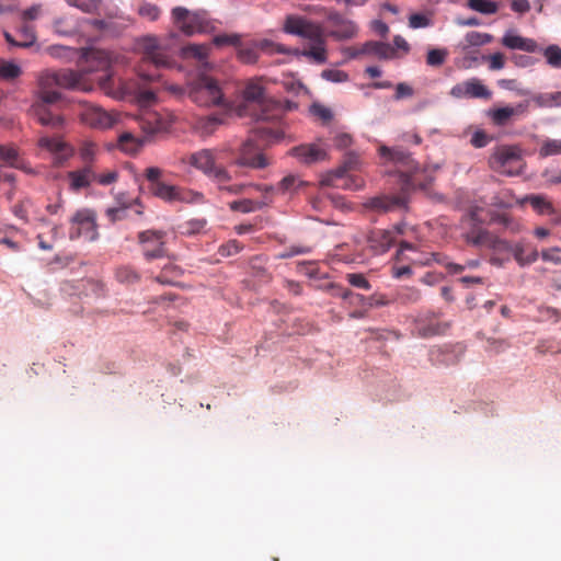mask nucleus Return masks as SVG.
Returning a JSON list of instances; mask_svg holds the SVG:
<instances>
[{
	"mask_svg": "<svg viewBox=\"0 0 561 561\" xmlns=\"http://www.w3.org/2000/svg\"><path fill=\"white\" fill-rule=\"evenodd\" d=\"M181 274V270L174 265H165L161 273L156 277V280L163 285H173V278Z\"/></svg>",
	"mask_w": 561,
	"mask_h": 561,
	"instance_id": "obj_46",
	"label": "nucleus"
},
{
	"mask_svg": "<svg viewBox=\"0 0 561 561\" xmlns=\"http://www.w3.org/2000/svg\"><path fill=\"white\" fill-rule=\"evenodd\" d=\"M81 121L92 128L107 129L113 127L117 121L118 115L112 112H107L102 107L93 104H88L83 107L81 114Z\"/></svg>",
	"mask_w": 561,
	"mask_h": 561,
	"instance_id": "obj_13",
	"label": "nucleus"
},
{
	"mask_svg": "<svg viewBox=\"0 0 561 561\" xmlns=\"http://www.w3.org/2000/svg\"><path fill=\"white\" fill-rule=\"evenodd\" d=\"M218 188L220 191H225L232 195H238L243 193V191L247 187H253L256 191L261 192L262 194H272L276 191V188L273 185H263V184H231L228 185V183L224 184H217Z\"/></svg>",
	"mask_w": 561,
	"mask_h": 561,
	"instance_id": "obj_28",
	"label": "nucleus"
},
{
	"mask_svg": "<svg viewBox=\"0 0 561 561\" xmlns=\"http://www.w3.org/2000/svg\"><path fill=\"white\" fill-rule=\"evenodd\" d=\"M534 101L541 107L561 106V91L540 93L534 98Z\"/></svg>",
	"mask_w": 561,
	"mask_h": 561,
	"instance_id": "obj_37",
	"label": "nucleus"
},
{
	"mask_svg": "<svg viewBox=\"0 0 561 561\" xmlns=\"http://www.w3.org/2000/svg\"><path fill=\"white\" fill-rule=\"evenodd\" d=\"M289 153L299 162L305 164H312L319 161H324L328 158L327 150L316 144H306L294 147L290 149Z\"/></svg>",
	"mask_w": 561,
	"mask_h": 561,
	"instance_id": "obj_18",
	"label": "nucleus"
},
{
	"mask_svg": "<svg viewBox=\"0 0 561 561\" xmlns=\"http://www.w3.org/2000/svg\"><path fill=\"white\" fill-rule=\"evenodd\" d=\"M237 113L239 116H251L257 122H267L280 118L284 108L279 102L266 96L259 79H251L244 85Z\"/></svg>",
	"mask_w": 561,
	"mask_h": 561,
	"instance_id": "obj_3",
	"label": "nucleus"
},
{
	"mask_svg": "<svg viewBox=\"0 0 561 561\" xmlns=\"http://www.w3.org/2000/svg\"><path fill=\"white\" fill-rule=\"evenodd\" d=\"M256 134L261 139L266 140L267 142L278 141L283 137V134L279 130L264 126L257 127Z\"/></svg>",
	"mask_w": 561,
	"mask_h": 561,
	"instance_id": "obj_57",
	"label": "nucleus"
},
{
	"mask_svg": "<svg viewBox=\"0 0 561 561\" xmlns=\"http://www.w3.org/2000/svg\"><path fill=\"white\" fill-rule=\"evenodd\" d=\"M222 124V119L217 115H209L203 117L198 122V126L204 134H211L215 129Z\"/></svg>",
	"mask_w": 561,
	"mask_h": 561,
	"instance_id": "obj_50",
	"label": "nucleus"
},
{
	"mask_svg": "<svg viewBox=\"0 0 561 561\" xmlns=\"http://www.w3.org/2000/svg\"><path fill=\"white\" fill-rule=\"evenodd\" d=\"M207 220L205 218H193L181 225L182 233L195 236L205 230Z\"/></svg>",
	"mask_w": 561,
	"mask_h": 561,
	"instance_id": "obj_40",
	"label": "nucleus"
},
{
	"mask_svg": "<svg viewBox=\"0 0 561 561\" xmlns=\"http://www.w3.org/2000/svg\"><path fill=\"white\" fill-rule=\"evenodd\" d=\"M380 157L387 161L398 164L397 172L400 176L403 195L400 196H376L370 198L366 206L378 211H391L405 208L408 198L405 193L414 190H426L433 182V175L425 169L419 167L411 158L410 153L399 148H389L381 146L379 148Z\"/></svg>",
	"mask_w": 561,
	"mask_h": 561,
	"instance_id": "obj_1",
	"label": "nucleus"
},
{
	"mask_svg": "<svg viewBox=\"0 0 561 561\" xmlns=\"http://www.w3.org/2000/svg\"><path fill=\"white\" fill-rule=\"evenodd\" d=\"M330 288L333 290L334 296L341 297L344 300H347V299H357L360 301L364 300V296L354 294L352 290L344 288L337 284H331Z\"/></svg>",
	"mask_w": 561,
	"mask_h": 561,
	"instance_id": "obj_62",
	"label": "nucleus"
},
{
	"mask_svg": "<svg viewBox=\"0 0 561 561\" xmlns=\"http://www.w3.org/2000/svg\"><path fill=\"white\" fill-rule=\"evenodd\" d=\"M489 165L497 173L518 175L524 165L522 149L516 145L497 146L490 156Z\"/></svg>",
	"mask_w": 561,
	"mask_h": 561,
	"instance_id": "obj_10",
	"label": "nucleus"
},
{
	"mask_svg": "<svg viewBox=\"0 0 561 561\" xmlns=\"http://www.w3.org/2000/svg\"><path fill=\"white\" fill-rule=\"evenodd\" d=\"M19 47L27 48L31 47L36 42V35L34 32L33 26L31 25H23L19 30Z\"/></svg>",
	"mask_w": 561,
	"mask_h": 561,
	"instance_id": "obj_47",
	"label": "nucleus"
},
{
	"mask_svg": "<svg viewBox=\"0 0 561 561\" xmlns=\"http://www.w3.org/2000/svg\"><path fill=\"white\" fill-rule=\"evenodd\" d=\"M67 179L69 181V188L72 192H79L83 188H88L95 181V168H90L89 165L69 171L67 173Z\"/></svg>",
	"mask_w": 561,
	"mask_h": 561,
	"instance_id": "obj_20",
	"label": "nucleus"
},
{
	"mask_svg": "<svg viewBox=\"0 0 561 561\" xmlns=\"http://www.w3.org/2000/svg\"><path fill=\"white\" fill-rule=\"evenodd\" d=\"M118 179V172L116 170H107L102 173H98L95 171V181L94 183H98L103 186L111 185L115 183Z\"/></svg>",
	"mask_w": 561,
	"mask_h": 561,
	"instance_id": "obj_61",
	"label": "nucleus"
},
{
	"mask_svg": "<svg viewBox=\"0 0 561 561\" xmlns=\"http://www.w3.org/2000/svg\"><path fill=\"white\" fill-rule=\"evenodd\" d=\"M346 280L354 287L360 288L364 290H369L371 288L370 283L367 278L360 273H348L346 274Z\"/></svg>",
	"mask_w": 561,
	"mask_h": 561,
	"instance_id": "obj_58",
	"label": "nucleus"
},
{
	"mask_svg": "<svg viewBox=\"0 0 561 561\" xmlns=\"http://www.w3.org/2000/svg\"><path fill=\"white\" fill-rule=\"evenodd\" d=\"M450 95L457 99L476 98L489 100L492 96L491 91L478 78H471L467 81L457 83L450 90Z\"/></svg>",
	"mask_w": 561,
	"mask_h": 561,
	"instance_id": "obj_16",
	"label": "nucleus"
},
{
	"mask_svg": "<svg viewBox=\"0 0 561 561\" xmlns=\"http://www.w3.org/2000/svg\"><path fill=\"white\" fill-rule=\"evenodd\" d=\"M492 39L493 36L491 34L471 31L466 34L462 48L466 49L471 46H482L491 43Z\"/></svg>",
	"mask_w": 561,
	"mask_h": 561,
	"instance_id": "obj_36",
	"label": "nucleus"
},
{
	"mask_svg": "<svg viewBox=\"0 0 561 561\" xmlns=\"http://www.w3.org/2000/svg\"><path fill=\"white\" fill-rule=\"evenodd\" d=\"M368 245L374 255H379L387 252L394 244V237L388 230H375L368 239Z\"/></svg>",
	"mask_w": 561,
	"mask_h": 561,
	"instance_id": "obj_22",
	"label": "nucleus"
},
{
	"mask_svg": "<svg viewBox=\"0 0 561 561\" xmlns=\"http://www.w3.org/2000/svg\"><path fill=\"white\" fill-rule=\"evenodd\" d=\"M512 254L520 266L529 265L538 259V251L536 249L527 248L523 244H515Z\"/></svg>",
	"mask_w": 561,
	"mask_h": 561,
	"instance_id": "obj_31",
	"label": "nucleus"
},
{
	"mask_svg": "<svg viewBox=\"0 0 561 561\" xmlns=\"http://www.w3.org/2000/svg\"><path fill=\"white\" fill-rule=\"evenodd\" d=\"M77 152L82 165L96 168L98 158L101 154L99 144L91 139H82L78 144Z\"/></svg>",
	"mask_w": 561,
	"mask_h": 561,
	"instance_id": "obj_24",
	"label": "nucleus"
},
{
	"mask_svg": "<svg viewBox=\"0 0 561 561\" xmlns=\"http://www.w3.org/2000/svg\"><path fill=\"white\" fill-rule=\"evenodd\" d=\"M527 105L519 103L516 106H504L500 108H492L488 111V116L496 126H505L510 123L512 117L526 112Z\"/></svg>",
	"mask_w": 561,
	"mask_h": 561,
	"instance_id": "obj_23",
	"label": "nucleus"
},
{
	"mask_svg": "<svg viewBox=\"0 0 561 561\" xmlns=\"http://www.w3.org/2000/svg\"><path fill=\"white\" fill-rule=\"evenodd\" d=\"M556 154H561V139L545 140L539 149V156L547 158Z\"/></svg>",
	"mask_w": 561,
	"mask_h": 561,
	"instance_id": "obj_44",
	"label": "nucleus"
},
{
	"mask_svg": "<svg viewBox=\"0 0 561 561\" xmlns=\"http://www.w3.org/2000/svg\"><path fill=\"white\" fill-rule=\"evenodd\" d=\"M447 55L446 49H431L426 56V64L432 67H439L445 62Z\"/></svg>",
	"mask_w": 561,
	"mask_h": 561,
	"instance_id": "obj_53",
	"label": "nucleus"
},
{
	"mask_svg": "<svg viewBox=\"0 0 561 561\" xmlns=\"http://www.w3.org/2000/svg\"><path fill=\"white\" fill-rule=\"evenodd\" d=\"M0 159L12 168H22L19 160L18 150L13 147H5L0 145Z\"/></svg>",
	"mask_w": 561,
	"mask_h": 561,
	"instance_id": "obj_43",
	"label": "nucleus"
},
{
	"mask_svg": "<svg viewBox=\"0 0 561 561\" xmlns=\"http://www.w3.org/2000/svg\"><path fill=\"white\" fill-rule=\"evenodd\" d=\"M301 184L302 181H300L298 176L289 174L278 183L277 191L283 194L291 193L296 191Z\"/></svg>",
	"mask_w": 561,
	"mask_h": 561,
	"instance_id": "obj_49",
	"label": "nucleus"
},
{
	"mask_svg": "<svg viewBox=\"0 0 561 561\" xmlns=\"http://www.w3.org/2000/svg\"><path fill=\"white\" fill-rule=\"evenodd\" d=\"M270 195L271 194H263L262 201H253L250 198L233 201L229 204V208L233 211H240L243 214L253 213L262 209L272 202Z\"/></svg>",
	"mask_w": 561,
	"mask_h": 561,
	"instance_id": "obj_26",
	"label": "nucleus"
},
{
	"mask_svg": "<svg viewBox=\"0 0 561 561\" xmlns=\"http://www.w3.org/2000/svg\"><path fill=\"white\" fill-rule=\"evenodd\" d=\"M502 44L510 49H519L527 53H538L541 50V47L535 39L523 37L511 32H507L503 36Z\"/></svg>",
	"mask_w": 561,
	"mask_h": 561,
	"instance_id": "obj_25",
	"label": "nucleus"
},
{
	"mask_svg": "<svg viewBox=\"0 0 561 561\" xmlns=\"http://www.w3.org/2000/svg\"><path fill=\"white\" fill-rule=\"evenodd\" d=\"M38 146L54 154V164L57 167L62 165L76 152L70 144L59 137H41Z\"/></svg>",
	"mask_w": 561,
	"mask_h": 561,
	"instance_id": "obj_15",
	"label": "nucleus"
},
{
	"mask_svg": "<svg viewBox=\"0 0 561 561\" xmlns=\"http://www.w3.org/2000/svg\"><path fill=\"white\" fill-rule=\"evenodd\" d=\"M242 249L243 247L237 240H230L219 248V253L222 256H230L239 253Z\"/></svg>",
	"mask_w": 561,
	"mask_h": 561,
	"instance_id": "obj_63",
	"label": "nucleus"
},
{
	"mask_svg": "<svg viewBox=\"0 0 561 561\" xmlns=\"http://www.w3.org/2000/svg\"><path fill=\"white\" fill-rule=\"evenodd\" d=\"M310 113L323 123L330 122L333 117L332 111L329 107L318 103H313L310 106Z\"/></svg>",
	"mask_w": 561,
	"mask_h": 561,
	"instance_id": "obj_59",
	"label": "nucleus"
},
{
	"mask_svg": "<svg viewBox=\"0 0 561 561\" xmlns=\"http://www.w3.org/2000/svg\"><path fill=\"white\" fill-rule=\"evenodd\" d=\"M323 184L336 188L357 191L364 186V180L359 176L344 174V170L330 172L322 181Z\"/></svg>",
	"mask_w": 561,
	"mask_h": 561,
	"instance_id": "obj_19",
	"label": "nucleus"
},
{
	"mask_svg": "<svg viewBox=\"0 0 561 561\" xmlns=\"http://www.w3.org/2000/svg\"><path fill=\"white\" fill-rule=\"evenodd\" d=\"M188 98L201 106L219 105L222 101V92L218 82L208 76H199L188 87Z\"/></svg>",
	"mask_w": 561,
	"mask_h": 561,
	"instance_id": "obj_11",
	"label": "nucleus"
},
{
	"mask_svg": "<svg viewBox=\"0 0 561 561\" xmlns=\"http://www.w3.org/2000/svg\"><path fill=\"white\" fill-rule=\"evenodd\" d=\"M49 104L46 102H34L30 112L41 125L53 129H60L65 125V118L59 114L53 113L48 108Z\"/></svg>",
	"mask_w": 561,
	"mask_h": 561,
	"instance_id": "obj_17",
	"label": "nucleus"
},
{
	"mask_svg": "<svg viewBox=\"0 0 561 561\" xmlns=\"http://www.w3.org/2000/svg\"><path fill=\"white\" fill-rule=\"evenodd\" d=\"M238 59L243 64H254L257 61L259 54L254 46H239L238 47Z\"/></svg>",
	"mask_w": 561,
	"mask_h": 561,
	"instance_id": "obj_48",
	"label": "nucleus"
},
{
	"mask_svg": "<svg viewBox=\"0 0 561 561\" xmlns=\"http://www.w3.org/2000/svg\"><path fill=\"white\" fill-rule=\"evenodd\" d=\"M421 299V291L414 287H405L398 291L396 300L401 304H415Z\"/></svg>",
	"mask_w": 561,
	"mask_h": 561,
	"instance_id": "obj_45",
	"label": "nucleus"
},
{
	"mask_svg": "<svg viewBox=\"0 0 561 561\" xmlns=\"http://www.w3.org/2000/svg\"><path fill=\"white\" fill-rule=\"evenodd\" d=\"M357 34V26L351 20H344L337 27L332 28L329 35L337 41L350 39Z\"/></svg>",
	"mask_w": 561,
	"mask_h": 561,
	"instance_id": "obj_33",
	"label": "nucleus"
},
{
	"mask_svg": "<svg viewBox=\"0 0 561 561\" xmlns=\"http://www.w3.org/2000/svg\"><path fill=\"white\" fill-rule=\"evenodd\" d=\"M271 164L270 158L264 154L252 138L245 140L239 148L237 157L229 163L233 170L230 171L233 178H241L245 174L243 169L260 170Z\"/></svg>",
	"mask_w": 561,
	"mask_h": 561,
	"instance_id": "obj_9",
	"label": "nucleus"
},
{
	"mask_svg": "<svg viewBox=\"0 0 561 561\" xmlns=\"http://www.w3.org/2000/svg\"><path fill=\"white\" fill-rule=\"evenodd\" d=\"M22 73L21 67L9 60L0 59V78L3 80H14Z\"/></svg>",
	"mask_w": 561,
	"mask_h": 561,
	"instance_id": "obj_38",
	"label": "nucleus"
},
{
	"mask_svg": "<svg viewBox=\"0 0 561 561\" xmlns=\"http://www.w3.org/2000/svg\"><path fill=\"white\" fill-rule=\"evenodd\" d=\"M60 89L89 92L91 91V84L85 82L83 73L75 70H46L37 77V100L35 102L57 103L62 96Z\"/></svg>",
	"mask_w": 561,
	"mask_h": 561,
	"instance_id": "obj_4",
	"label": "nucleus"
},
{
	"mask_svg": "<svg viewBox=\"0 0 561 561\" xmlns=\"http://www.w3.org/2000/svg\"><path fill=\"white\" fill-rule=\"evenodd\" d=\"M116 278L121 283L133 284L139 276L131 266H121L116 270Z\"/></svg>",
	"mask_w": 561,
	"mask_h": 561,
	"instance_id": "obj_51",
	"label": "nucleus"
},
{
	"mask_svg": "<svg viewBox=\"0 0 561 561\" xmlns=\"http://www.w3.org/2000/svg\"><path fill=\"white\" fill-rule=\"evenodd\" d=\"M67 3L71 7H75L82 11L83 13L88 14H95L98 13L102 0H66Z\"/></svg>",
	"mask_w": 561,
	"mask_h": 561,
	"instance_id": "obj_42",
	"label": "nucleus"
},
{
	"mask_svg": "<svg viewBox=\"0 0 561 561\" xmlns=\"http://www.w3.org/2000/svg\"><path fill=\"white\" fill-rule=\"evenodd\" d=\"M165 233L158 230H147L138 234L139 243L147 260L159 259L165 255Z\"/></svg>",
	"mask_w": 561,
	"mask_h": 561,
	"instance_id": "obj_14",
	"label": "nucleus"
},
{
	"mask_svg": "<svg viewBox=\"0 0 561 561\" xmlns=\"http://www.w3.org/2000/svg\"><path fill=\"white\" fill-rule=\"evenodd\" d=\"M171 14L174 25L188 36L196 33H210L216 28L215 22L205 10L190 11L183 7H175Z\"/></svg>",
	"mask_w": 561,
	"mask_h": 561,
	"instance_id": "obj_8",
	"label": "nucleus"
},
{
	"mask_svg": "<svg viewBox=\"0 0 561 561\" xmlns=\"http://www.w3.org/2000/svg\"><path fill=\"white\" fill-rule=\"evenodd\" d=\"M142 145L144 141L136 138L130 133H124L118 137V147L122 151L129 154L137 153L141 149Z\"/></svg>",
	"mask_w": 561,
	"mask_h": 561,
	"instance_id": "obj_34",
	"label": "nucleus"
},
{
	"mask_svg": "<svg viewBox=\"0 0 561 561\" xmlns=\"http://www.w3.org/2000/svg\"><path fill=\"white\" fill-rule=\"evenodd\" d=\"M513 248L507 241L493 236L491 244L488 249L494 252V255L497 254H510L513 251Z\"/></svg>",
	"mask_w": 561,
	"mask_h": 561,
	"instance_id": "obj_55",
	"label": "nucleus"
},
{
	"mask_svg": "<svg viewBox=\"0 0 561 561\" xmlns=\"http://www.w3.org/2000/svg\"><path fill=\"white\" fill-rule=\"evenodd\" d=\"M139 14L150 21H156L159 19L161 10L158 5L152 3H144L139 7Z\"/></svg>",
	"mask_w": 561,
	"mask_h": 561,
	"instance_id": "obj_60",
	"label": "nucleus"
},
{
	"mask_svg": "<svg viewBox=\"0 0 561 561\" xmlns=\"http://www.w3.org/2000/svg\"><path fill=\"white\" fill-rule=\"evenodd\" d=\"M84 61L85 65L75 71L83 73L85 82L91 84V90L94 81H98L102 89H106L112 77L111 54L104 49H89L84 54Z\"/></svg>",
	"mask_w": 561,
	"mask_h": 561,
	"instance_id": "obj_7",
	"label": "nucleus"
},
{
	"mask_svg": "<svg viewBox=\"0 0 561 561\" xmlns=\"http://www.w3.org/2000/svg\"><path fill=\"white\" fill-rule=\"evenodd\" d=\"M539 53H542L550 67L561 69V48L558 45H549Z\"/></svg>",
	"mask_w": 561,
	"mask_h": 561,
	"instance_id": "obj_39",
	"label": "nucleus"
},
{
	"mask_svg": "<svg viewBox=\"0 0 561 561\" xmlns=\"http://www.w3.org/2000/svg\"><path fill=\"white\" fill-rule=\"evenodd\" d=\"M141 47L144 57L138 75L144 81H156L160 79L158 70L171 67L172 60L156 37L144 38Z\"/></svg>",
	"mask_w": 561,
	"mask_h": 561,
	"instance_id": "obj_6",
	"label": "nucleus"
},
{
	"mask_svg": "<svg viewBox=\"0 0 561 561\" xmlns=\"http://www.w3.org/2000/svg\"><path fill=\"white\" fill-rule=\"evenodd\" d=\"M176 201L185 203H201L204 201V195L199 192L179 187Z\"/></svg>",
	"mask_w": 561,
	"mask_h": 561,
	"instance_id": "obj_56",
	"label": "nucleus"
},
{
	"mask_svg": "<svg viewBox=\"0 0 561 561\" xmlns=\"http://www.w3.org/2000/svg\"><path fill=\"white\" fill-rule=\"evenodd\" d=\"M139 124L147 135L164 133L170 128V122L156 112H145Z\"/></svg>",
	"mask_w": 561,
	"mask_h": 561,
	"instance_id": "obj_21",
	"label": "nucleus"
},
{
	"mask_svg": "<svg viewBox=\"0 0 561 561\" xmlns=\"http://www.w3.org/2000/svg\"><path fill=\"white\" fill-rule=\"evenodd\" d=\"M152 194L165 202H174L178 197L179 186L169 185L163 182L156 183L154 186H150Z\"/></svg>",
	"mask_w": 561,
	"mask_h": 561,
	"instance_id": "obj_35",
	"label": "nucleus"
},
{
	"mask_svg": "<svg viewBox=\"0 0 561 561\" xmlns=\"http://www.w3.org/2000/svg\"><path fill=\"white\" fill-rule=\"evenodd\" d=\"M69 238L95 241L99 237L95 214L90 209L78 210L71 218Z\"/></svg>",
	"mask_w": 561,
	"mask_h": 561,
	"instance_id": "obj_12",
	"label": "nucleus"
},
{
	"mask_svg": "<svg viewBox=\"0 0 561 561\" xmlns=\"http://www.w3.org/2000/svg\"><path fill=\"white\" fill-rule=\"evenodd\" d=\"M362 51L376 55L382 59H390L394 56V48L382 42H367L362 46Z\"/></svg>",
	"mask_w": 561,
	"mask_h": 561,
	"instance_id": "obj_29",
	"label": "nucleus"
},
{
	"mask_svg": "<svg viewBox=\"0 0 561 561\" xmlns=\"http://www.w3.org/2000/svg\"><path fill=\"white\" fill-rule=\"evenodd\" d=\"M524 203H528L533 209L539 215H554L556 208L553 207L551 201L546 195H527L524 199Z\"/></svg>",
	"mask_w": 561,
	"mask_h": 561,
	"instance_id": "obj_27",
	"label": "nucleus"
},
{
	"mask_svg": "<svg viewBox=\"0 0 561 561\" xmlns=\"http://www.w3.org/2000/svg\"><path fill=\"white\" fill-rule=\"evenodd\" d=\"M321 77L324 80L334 82V83H341L346 82L348 80V73L343 70L337 69H324L321 72Z\"/></svg>",
	"mask_w": 561,
	"mask_h": 561,
	"instance_id": "obj_54",
	"label": "nucleus"
},
{
	"mask_svg": "<svg viewBox=\"0 0 561 561\" xmlns=\"http://www.w3.org/2000/svg\"><path fill=\"white\" fill-rule=\"evenodd\" d=\"M467 5L483 14H494L499 10L497 3L490 0H468Z\"/></svg>",
	"mask_w": 561,
	"mask_h": 561,
	"instance_id": "obj_41",
	"label": "nucleus"
},
{
	"mask_svg": "<svg viewBox=\"0 0 561 561\" xmlns=\"http://www.w3.org/2000/svg\"><path fill=\"white\" fill-rule=\"evenodd\" d=\"M283 31L308 41L300 51L301 56L319 65L327 62V37L320 24L307 20L306 18L290 14L287 15L284 21Z\"/></svg>",
	"mask_w": 561,
	"mask_h": 561,
	"instance_id": "obj_2",
	"label": "nucleus"
},
{
	"mask_svg": "<svg viewBox=\"0 0 561 561\" xmlns=\"http://www.w3.org/2000/svg\"><path fill=\"white\" fill-rule=\"evenodd\" d=\"M257 47L261 50L268 53V54H289V51H290L286 46H284L282 44L274 43L268 39L261 41L257 44Z\"/></svg>",
	"mask_w": 561,
	"mask_h": 561,
	"instance_id": "obj_52",
	"label": "nucleus"
},
{
	"mask_svg": "<svg viewBox=\"0 0 561 561\" xmlns=\"http://www.w3.org/2000/svg\"><path fill=\"white\" fill-rule=\"evenodd\" d=\"M210 51L208 44H190L182 48L184 58H194L203 65H207V58Z\"/></svg>",
	"mask_w": 561,
	"mask_h": 561,
	"instance_id": "obj_30",
	"label": "nucleus"
},
{
	"mask_svg": "<svg viewBox=\"0 0 561 561\" xmlns=\"http://www.w3.org/2000/svg\"><path fill=\"white\" fill-rule=\"evenodd\" d=\"M493 236L494 234L484 229L477 228L466 233V241L472 245L488 249Z\"/></svg>",
	"mask_w": 561,
	"mask_h": 561,
	"instance_id": "obj_32",
	"label": "nucleus"
},
{
	"mask_svg": "<svg viewBox=\"0 0 561 561\" xmlns=\"http://www.w3.org/2000/svg\"><path fill=\"white\" fill-rule=\"evenodd\" d=\"M414 94V90L411 85L405 82H400L396 85V92L393 99L400 101L405 98H411Z\"/></svg>",
	"mask_w": 561,
	"mask_h": 561,
	"instance_id": "obj_64",
	"label": "nucleus"
},
{
	"mask_svg": "<svg viewBox=\"0 0 561 561\" xmlns=\"http://www.w3.org/2000/svg\"><path fill=\"white\" fill-rule=\"evenodd\" d=\"M225 152L226 150L202 149L190 154L187 162L215 184L229 183L233 175L227 167L218 162Z\"/></svg>",
	"mask_w": 561,
	"mask_h": 561,
	"instance_id": "obj_5",
	"label": "nucleus"
}]
</instances>
